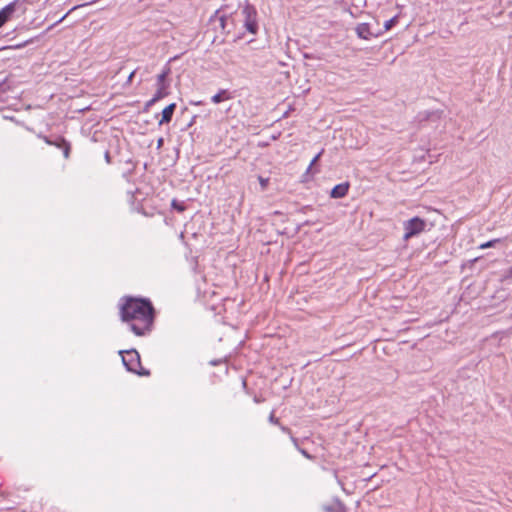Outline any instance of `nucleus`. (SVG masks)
Segmentation results:
<instances>
[{
	"label": "nucleus",
	"mask_w": 512,
	"mask_h": 512,
	"mask_svg": "<svg viewBox=\"0 0 512 512\" xmlns=\"http://www.w3.org/2000/svg\"><path fill=\"white\" fill-rule=\"evenodd\" d=\"M121 318L137 336H142L152 325L153 307L148 300L128 298L121 306Z\"/></svg>",
	"instance_id": "1"
},
{
	"label": "nucleus",
	"mask_w": 512,
	"mask_h": 512,
	"mask_svg": "<svg viewBox=\"0 0 512 512\" xmlns=\"http://www.w3.org/2000/svg\"><path fill=\"white\" fill-rule=\"evenodd\" d=\"M122 362L128 371L137 373L139 375H147L148 372H141L139 370L141 366L140 356L136 350L121 351Z\"/></svg>",
	"instance_id": "2"
},
{
	"label": "nucleus",
	"mask_w": 512,
	"mask_h": 512,
	"mask_svg": "<svg viewBox=\"0 0 512 512\" xmlns=\"http://www.w3.org/2000/svg\"><path fill=\"white\" fill-rule=\"evenodd\" d=\"M425 227H426V222L419 218V217H414L406 222H404V230H405V233H404V240H408L418 234H420L421 232H423L425 230Z\"/></svg>",
	"instance_id": "3"
},
{
	"label": "nucleus",
	"mask_w": 512,
	"mask_h": 512,
	"mask_svg": "<svg viewBox=\"0 0 512 512\" xmlns=\"http://www.w3.org/2000/svg\"><path fill=\"white\" fill-rule=\"evenodd\" d=\"M244 26L251 34H256L258 25L256 21V10L253 6L246 5L242 10Z\"/></svg>",
	"instance_id": "4"
},
{
	"label": "nucleus",
	"mask_w": 512,
	"mask_h": 512,
	"mask_svg": "<svg viewBox=\"0 0 512 512\" xmlns=\"http://www.w3.org/2000/svg\"><path fill=\"white\" fill-rule=\"evenodd\" d=\"M170 74V68L165 67L163 71L157 76V90H156V99H162L168 95V87L169 82L167 81V77Z\"/></svg>",
	"instance_id": "5"
},
{
	"label": "nucleus",
	"mask_w": 512,
	"mask_h": 512,
	"mask_svg": "<svg viewBox=\"0 0 512 512\" xmlns=\"http://www.w3.org/2000/svg\"><path fill=\"white\" fill-rule=\"evenodd\" d=\"M17 5L18 2L14 1L0 10V27H2L5 22L11 18L13 13L16 11Z\"/></svg>",
	"instance_id": "6"
},
{
	"label": "nucleus",
	"mask_w": 512,
	"mask_h": 512,
	"mask_svg": "<svg viewBox=\"0 0 512 512\" xmlns=\"http://www.w3.org/2000/svg\"><path fill=\"white\" fill-rule=\"evenodd\" d=\"M348 190H349V184L348 183H341V184L336 185L331 190L330 196L332 198H335V199L343 198L348 193Z\"/></svg>",
	"instance_id": "7"
},
{
	"label": "nucleus",
	"mask_w": 512,
	"mask_h": 512,
	"mask_svg": "<svg viewBox=\"0 0 512 512\" xmlns=\"http://www.w3.org/2000/svg\"><path fill=\"white\" fill-rule=\"evenodd\" d=\"M324 150L322 149L310 162L307 170L305 171V173L303 174V180L302 182H307L310 178V175H314L316 173H318V170H314L312 169V167L319 161L320 157L322 156Z\"/></svg>",
	"instance_id": "8"
},
{
	"label": "nucleus",
	"mask_w": 512,
	"mask_h": 512,
	"mask_svg": "<svg viewBox=\"0 0 512 512\" xmlns=\"http://www.w3.org/2000/svg\"><path fill=\"white\" fill-rule=\"evenodd\" d=\"M176 104L172 103L165 107L162 111V118L159 121V125H162L164 123H169L172 119L173 113L175 111Z\"/></svg>",
	"instance_id": "9"
},
{
	"label": "nucleus",
	"mask_w": 512,
	"mask_h": 512,
	"mask_svg": "<svg viewBox=\"0 0 512 512\" xmlns=\"http://www.w3.org/2000/svg\"><path fill=\"white\" fill-rule=\"evenodd\" d=\"M356 33L358 37L368 40L373 36V33L370 30V26L367 23H361L356 27Z\"/></svg>",
	"instance_id": "10"
},
{
	"label": "nucleus",
	"mask_w": 512,
	"mask_h": 512,
	"mask_svg": "<svg viewBox=\"0 0 512 512\" xmlns=\"http://www.w3.org/2000/svg\"><path fill=\"white\" fill-rule=\"evenodd\" d=\"M229 96L227 95V91L226 90H221L219 93H217L216 95H214L212 97V102L217 104V103H220L221 101H223L224 99H228Z\"/></svg>",
	"instance_id": "11"
},
{
	"label": "nucleus",
	"mask_w": 512,
	"mask_h": 512,
	"mask_svg": "<svg viewBox=\"0 0 512 512\" xmlns=\"http://www.w3.org/2000/svg\"><path fill=\"white\" fill-rule=\"evenodd\" d=\"M56 145H57L58 147L63 148L64 157H65V158H68V157H69V151H70L69 144H68L64 139H62V140H61V143L56 144Z\"/></svg>",
	"instance_id": "12"
},
{
	"label": "nucleus",
	"mask_w": 512,
	"mask_h": 512,
	"mask_svg": "<svg viewBox=\"0 0 512 512\" xmlns=\"http://www.w3.org/2000/svg\"><path fill=\"white\" fill-rule=\"evenodd\" d=\"M398 19L397 17H393L387 21H385L384 23V28L386 31L390 30L396 23H397Z\"/></svg>",
	"instance_id": "13"
},
{
	"label": "nucleus",
	"mask_w": 512,
	"mask_h": 512,
	"mask_svg": "<svg viewBox=\"0 0 512 512\" xmlns=\"http://www.w3.org/2000/svg\"><path fill=\"white\" fill-rule=\"evenodd\" d=\"M500 240L499 239H493V240H490L488 242H485L483 244L480 245V248L481 249H486V248H489V247H493L496 243H498Z\"/></svg>",
	"instance_id": "14"
},
{
	"label": "nucleus",
	"mask_w": 512,
	"mask_h": 512,
	"mask_svg": "<svg viewBox=\"0 0 512 512\" xmlns=\"http://www.w3.org/2000/svg\"><path fill=\"white\" fill-rule=\"evenodd\" d=\"M259 182H260V185H261L262 189H265L267 187V185H268L269 179L268 178L259 177Z\"/></svg>",
	"instance_id": "15"
},
{
	"label": "nucleus",
	"mask_w": 512,
	"mask_h": 512,
	"mask_svg": "<svg viewBox=\"0 0 512 512\" xmlns=\"http://www.w3.org/2000/svg\"><path fill=\"white\" fill-rule=\"evenodd\" d=\"M160 99H156V94L153 96L152 99H150L148 102H147V106H152L153 104H155L157 101H159Z\"/></svg>",
	"instance_id": "16"
},
{
	"label": "nucleus",
	"mask_w": 512,
	"mask_h": 512,
	"mask_svg": "<svg viewBox=\"0 0 512 512\" xmlns=\"http://www.w3.org/2000/svg\"><path fill=\"white\" fill-rule=\"evenodd\" d=\"M172 206L174 208H176L177 210H179V211H183L184 210V207L182 205H178L175 200L172 202Z\"/></svg>",
	"instance_id": "17"
},
{
	"label": "nucleus",
	"mask_w": 512,
	"mask_h": 512,
	"mask_svg": "<svg viewBox=\"0 0 512 512\" xmlns=\"http://www.w3.org/2000/svg\"><path fill=\"white\" fill-rule=\"evenodd\" d=\"M505 278L512 280V267L507 270V272L505 274Z\"/></svg>",
	"instance_id": "18"
},
{
	"label": "nucleus",
	"mask_w": 512,
	"mask_h": 512,
	"mask_svg": "<svg viewBox=\"0 0 512 512\" xmlns=\"http://www.w3.org/2000/svg\"><path fill=\"white\" fill-rule=\"evenodd\" d=\"M269 421L273 424H278V419L275 418L274 414L271 413L270 417H269Z\"/></svg>",
	"instance_id": "19"
},
{
	"label": "nucleus",
	"mask_w": 512,
	"mask_h": 512,
	"mask_svg": "<svg viewBox=\"0 0 512 512\" xmlns=\"http://www.w3.org/2000/svg\"><path fill=\"white\" fill-rule=\"evenodd\" d=\"M134 74H135V71H133V72H131V73H130V75H129V77H128V82H130V81L132 80V78H133Z\"/></svg>",
	"instance_id": "20"
},
{
	"label": "nucleus",
	"mask_w": 512,
	"mask_h": 512,
	"mask_svg": "<svg viewBox=\"0 0 512 512\" xmlns=\"http://www.w3.org/2000/svg\"><path fill=\"white\" fill-rule=\"evenodd\" d=\"M162 144H163V139H162V138H160V139L158 140L157 146H158V147H161V146H162Z\"/></svg>",
	"instance_id": "21"
}]
</instances>
